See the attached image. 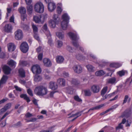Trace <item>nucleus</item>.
Wrapping results in <instances>:
<instances>
[{
  "label": "nucleus",
  "mask_w": 132,
  "mask_h": 132,
  "mask_svg": "<svg viewBox=\"0 0 132 132\" xmlns=\"http://www.w3.org/2000/svg\"><path fill=\"white\" fill-rule=\"evenodd\" d=\"M34 92L37 95L39 96H43L47 94L48 90L47 87L45 86L39 85L35 88Z\"/></svg>",
  "instance_id": "f257e3e1"
},
{
  "label": "nucleus",
  "mask_w": 132,
  "mask_h": 132,
  "mask_svg": "<svg viewBox=\"0 0 132 132\" xmlns=\"http://www.w3.org/2000/svg\"><path fill=\"white\" fill-rule=\"evenodd\" d=\"M68 35L70 38L74 41L72 42L73 45L76 48L79 47L80 50L83 51L84 50L83 48L79 46L78 42L76 41L79 39L77 35L71 32H69Z\"/></svg>",
  "instance_id": "f03ea898"
},
{
  "label": "nucleus",
  "mask_w": 132,
  "mask_h": 132,
  "mask_svg": "<svg viewBox=\"0 0 132 132\" xmlns=\"http://www.w3.org/2000/svg\"><path fill=\"white\" fill-rule=\"evenodd\" d=\"M62 18L63 20L61 22V27L63 30H65L67 27L68 21L69 20V17L67 14L65 13L62 15Z\"/></svg>",
  "instance_id": "7ed1b4c3"
},
{
  "label": "nucleus",
  "mask_w": 132,
  "mask_h": 132,
  "mask_svg": "<svg viewBox=\"0 0 132 132\" xmlns=\"http://www.w3.org/2000/svg\"><path fill=\"white\" fill-rule=\"evenodd\" d=\"M34 9L36 12L40 13L43 12L44 10L43 5L40 2L37 3L35 5Z\"/></svg>",
  "instance_id": "20e7f679"
},
{
  "label": "nucleus",
  "mask_w": 132,
  "mask_h": 132,
  "mask_svg": "<svg viewBox=\"0 0 132 132\" xmlns=\"http://www.w3.org/2000/svg\"><path fill=\"white\" fill-rule=\"evenodd\" d=\"M59 19L57 15L54 14L53 16V20L49 21V23L51 27L54 28L55 27L56 25L58 23Z\"/></svg>",
  "instance_id": "39448f33"
},
{
  "label": "nucleus",
  "mask_w": 132,
  "mask_h": 132,
  "mask_svg": "<svg viewBox=\"0 0 132 132\" xmlns=\"http://www.w3.org/2000/svg\"><path fill=\"white\" fill-rule=\"evenodd\" d=\"M31 70L34 73L36 74H40L42 71L40 66L37 64L33 65L31 68Z\"/></svg>",
  "instance_id": "423d86ee"
},
{
  "label": "nucleus",
  "mask_w": 132,
  "mask_h": 132,
  "mask_svg": "<svg viewBox=\"0 0 132 132\" xmlns=\"http://www.w3.org/2000/svg\"><path fill=\"white\" fill-rule=\"evenodd\" d=\"M15 38L17 40L21 39L23 36V33L22 31L20 29L17 30L15 32Z\"/></svg>",
  "instance_id": "0eeeda50"
},
{
  "label": "nucleus",
  "mask_w": 132,
  "mask_h": 132,
  "mask_svg": "<svg viewBox=\"0 0 132 132\" xmlns=\"http://www.w3.org/2000/svg\"><path fill=\"white\" fill-rule=\"evenodd\" d=\"M20 48L21 51L25 53L28 51L29 47L27 43L25 42H24L21 43Z\"/></svg>",
  "instance_id": "6e6552de"
},
{
  "label": "nucleus",
  "mask_w": 132,
  "mask_h": 132,
  "mask_svg": "<svg viewBox=\"0 0 132 132\" xmlns=\"http://www.w3.org/2000/svg\"><path fill=\"white\" fill-rule=\"evenodd\" d=\"M74 72L76 73L79 74L81 73L82 71V68L80 65H76L73 67Z\"/></svg>",
  "instance_id": "1a4fd4ad"
},
{
  "label": "nucleus",
  "mask_w": 132,
  "mask_h": 132,
  "mask_svg": "<svg viewBox=\"0 0 132 132\" xmlns=\"http://www.w3.org/2000/svg\"><path fill=\"white\" fill-rule=\"evenodd\" d=\"M92 91L94 93H98L100 90V88L99 85H94L91 87Z\"/></svg>",
  "instance_id": "9d476101"
},
{
  "label": "nucleus",
  "mask_w": 132,
  "mask_h": 132,
  "mask_svg": "<svg viewBox=\"0 0 132 132\" xmlns=\"http://www.w3.org/2000/svg\"><path fill=\"white\" fill-rule=\"evenodd\" d=\"M4 31L5 32L9 33L11 32L12 29V27L10 24H6L4 28Z\"/></svg>",
  "instance_id": "9b49d317"
},
{
  "label": "nucleus",
  "mask_w": 132,
  "mask_h": 132,
  "mask_svg": "<svg viewBox=\"0 0 132 132\" xmlns=\"http://www.w3.org/2000/svg\"><path fill=\"white\" fill-rule=\"evenodd\" d=\"M2 69L3 71L5 74L8 75L10 73L11 69L8 66L4 65Z\"/></svg>",
  "instance_id": "f8f14e48"
},
{
  "label": "nucleus",
  "mask_w": 132,
  "mask_h": 132,
  "mask_svg": "<svg viewBox=\"0 0 132 132\" xmlns=\"http://www.w3.org/2000/svg\"><path fill=\"white\" fill-rule=\"evenodd\" d=\"M49 87L52 90L56 89L58 88V86L55 82L51 81L49 83Z\"/></svg>",
  "instance_id": "ddd939ff"
},
{
  "label": "nucleus",
  "mask_w": 132,
  "mask_h": 132,
  "mask_svg": "<svg viewBox=\"0 0 132 132\" xmlns=\"http://www.w3.org/2000/svg\"><path fill=\"white\" fill-rule=\"evenodd\" d=\"M56 5L55 4L52 2L49 3L48 4V10L50 12H52L55 9Z\"/></svg>",
  "instance_id": "4468645a"
},
{
  "label": "nucleus",
  "mask_w": 132,
  "mask_h": 132,
  "mask_svg": "<svg viewBox=\"0 0 132 132\" xmlns=\"http://www.w3.org/2000/svg\"><path fill=\"white\" fill-rule=\"evenodd\" d=\"M131 114V110L129 109H127L123 113L121 116V117H125L127 118L130 116Z\"/></svg>",
  "instance_id": "2eb2a0df"
},
{
  "label": "nucleus",
  "mask_w": 132,
  "mask_h": 132,
  "mask_svg": "<svg viewBox=\"0 0 132 132\" xmlns=\"http://www.w3.org/2000/svg\"><path fill=\"white\" fill-rule=\"evenodd\" d=\"M43 62L44 65L47 67H49L51 66L52 63L50 60L47 58L44 59L43 60Z\"/></svg>",
  "instance_id": "dca6fc26"
},
{
  "label": "nucleus",
  "mask_w": 132,
  "mask_h": 132,
  "mask_svg": "<svg viewBox=\"0 0 132 132\" xmlns=\"http://www.w3.org/2000/svg\"><path fill=\"white\" fill-rule=\"evenodd\" d=\"M8 78L7 76L3 75L0 80V88L2 87V85L5 83Z\"/></svg>",
  "instance_id": "f3484780"
},
{
  "label": "nucleus",
  "mask_w": 132,
  "mask_h": 132,
  "mask_svg": "<svg viewBox=\"0 0 132 132\" xmlns=\"http://www.w3.org/2000/svg\"><path fill=\"white\" fill-rule=\"evenodd\" d=\"M107 83L113 84L116 83L117 81L116 78L115 77L110 78L107 79Z\"/></svg>",
  "instance_id": "a211bd4d"
},
{
  "label": "nucleus",
  "mask_w": 132,
  "mask_h": 132,
  "mask_svg": "<svg viewBox=\"0 0 132 132\" xmlns=\"http://www.w3.org/2000/svg\"><path fill=\"white\" fill-rule=\"evenodd\" d=\"M8 50L11 52L13 51L15 49V46L14 44L12 43L8 44L7 45Z\"/></svg>",
  "instance_id": "6ab92c4d"
},
{
  "label": "nucleus",
  "mask_w": 132,
  "mask_h": 132,
  "mask_svg": "<svg viewBox=\"0 0 132 132\" xmlns=\"http://www.w3.org/2000/svg\"><path fill=\"white\" fill-rule=\"evenodd\" d=\"M81 115V112H77L75 114H72L71 116L69 117L68 118H70L71 117H74V118L71 120V121H73L77 119Z\"/></svg>",
  "instance_id": "aec40b11"
},
{
  "label": "nucleus",
  "mask_w": 132,
  "mask_h": 132,
  "mask_svg": "<svg viewBox=\"0 0 132 132\" xmlns=\"http://www.w3.org/2000/svg\"><path fill=\"white\" fill-rule=\"evenodd\" d=\"M57 82L60 85L64 86L65 84V81L63 78H60L57 80Z\"/></svg>",
  "instance_id": "412c9836"
},
{
  "label": "nucleus",
  "mask_w": 132,
  "mask_h": 132,
  "mask_svg": "<svg viewBox=\"0 0 132 132\" xmlns=\"http://www.w3.org/2000/svg\"><path fill=\"white\" fill-rule=\"evenodd\" d=\"M42 18V16L41 15L39 16H34L33 17V19L35 22L37 23H42L43 22H42L41 19Z\"/></svg>",
  "instance_id": "4be33fe9"
},
{
  "label": "nucleus",
  "mask_w": 132,
  "mask_h": 132,
  "mask_svg": "<svg viewBox=\"0 0 132 132\" xmlns=\"http://www.w3.org/2000/svg\"><path fill=\"white\" fill-rule=\"evenodd\" d=\"M40 127V126L39 124H29V128L32 130L38 129Z\"/></svg>",
  "instance_id": "5701e85b"
},
{
  "label": "nucleus",
  "mask_w": 132,
  "mask_h": 132,
  "mask_svg": "<svg viewBox=\"0 0 132 132\" xmlns=\"http://www.w3.org/2000/svg\"><path fill=\"white\" fill-rule=\"evenodd\" d=\"M56 62L58 63H62L64 60V58L62 56H59L56 57Z\"/></svg>",
  "instance_id": "b1692460"
},
{
  "label": "nucleus",
  "mask_w": 132,
  "mask_h": 132,
  "mask_svg": "<svg viewBox=\"0 0 132 132\" xmlns=\"http://www.w3.org/2000/svg\"><path fill=\"white\" fill-rule=\"evenodd\" d=\"M72 84L75 85H77L80 83V81L77 79L72 78L70 80Z\"/></svg>",
  "instance_id": "393cba45"
},
{
  "label": "nucleus",
  "mask_w": 132,
  "mask_h": 132,
  "mask_svg": "<svg viewBox=\"0 0 132 132\" xmlns=\"http://www.w3.org/2000/svg\"><path fill=\"white\" fill-rule=\"evenodd\" d=\"M20 76L21 78H24L25 76V72L22 68L20 69L19 70Z\"/></svg>",
  "instance_id": "a878e982"
},
{
  "label": "nucleus",
  "mask_w": 132,
  "mask_h": 132,
  "mask_svg": "<svg viewBox=\"0 0 132 132\" xmlns=\"http://www.w3.org/2000/svg\"><path fill=\"white\" fill-rule=\"evenodd\" d=\"M43 28L46 35L50 34V31L48 30L47 24H45L43 27Z\"/></svg>",
  "instance_id": "bb28decb"
},
{
  "label": "nucleus",
  "mask_w": 132,
  "mask_h": 132,
  "mask_svg": "<svg viewBox=\"0 0 132 132\" xmlns=\"http://www.w3.org/2000/svg\"><path fill=\"white\" fill-rule=\"evenodd\" d=\"M42 79V77L40 75H36L34 76V80L35 82H38L41 81Z\"/></svg>",
  "instance_id": "cd10ccee"
},
{
  "label": "nucleus",
  "mask_w": 132,
  "mask_h": 132,
  "mask_svg": "<svg viewBox=\"0 0 132 132\" xmlns=\"http://www.w3.org/2000/svg\"><path fill=\"white\" fill-rule=\"evenodd\" d=\"M8 64L11 67H15L16 63L13 60H11L8 61Z\"/></svg>",
  "instance_id": "c85d7f7f"
},
{
  "label": "nucleus",
  "mask_w": 132,
  "mask_h": 132,
  "mask_svg": "<svg viewBox=\"0 0 132 132\" xmlns=\"http://www.w3.org/2000/svg\"><path fill=\"white\" fill-rule=\"evenodd\" d=\"M20 13L21 14H24L26 13V9L23 7H20L18 9Z\"/></svg>",
  "instance_id": "c756f323"
},
{
  "label": "nucleus",
  "mask_w": 132,
  "mask_h": 132,
  "mask_svg": "<svg viewBox=\"0 0 132 132\" xmlns=\"http://www.w3.org/2000/svg\"><path fill=\"white\" fill-rule=\"evenodd\" d=\"M20 97L21 98H23L24 100H26L27 102H29L30 101V100L29 97L26 94H21L20 95Z\"/></svg>",
  "instance_id": "7c9ffc66"
},
{
  "label": "nucleus",
  "mask_w": 132,
  "mask_h": 132,
  "mask_svg": "<svg viewBox=\"0 0 132 132\" xmlns=\"http://www.w3.org/2000/svg\"><path fill=\"white\" fill-rule=\"evenodd\" d=\"M105 73L102 70H100L96 71L95 72V75L97 76H101L104 75Z\"/></svg>",
  "instance_id": "2f4dec72"
},
{
  "label": "nucleus",
  "mask_w": 132,
  "mask_h": 132,
  "mask_svg": "<svg viewBox=\"0 0 132 132\" xmlns=\"http://www.w3.org/2000/svg\"><path fill=\"white\" fill-rule=\"evenodd\" d=\"M32 7H33L31 5L28 6L27 7V10L29 14H31L32 13L33 10Z\"/></svg>",
  "instance_id": "473e14b6"
},
{
  "label": "nucleus",
  "mask_w": 132,
  "mask_h": 132,
  "mask_svg": "<svg viewBox=\"0 0 132 132\" xmlns=\"http://www.w3.org/2000/svg\"><path fill=\"white\" fill-rule=\"evenodd\" d=\"M110 66L112 67L119 68L120 66V65L118 63H111L110 65Z\"/></svg>",
  "instance_id": "72a5a7b5"
},
{
  "label": "nucleus",
  "mask_w": 132,
  "mask_h": 132,
  "mask_svg": "<svg viewBox=\"0 0 132 132\" xmlns=\"http://www.w3.org/2000/svg\"><path fill=\"white\" fill-rule=\"evenodd\" d=\"M56 35L60 39H62L64 37V34L63 32H57Z\"/></svg>",
  "instance_id": "f704fd0d"
},
{
  "label": "nucleus",
  "mask_w": 132,
  "mask_h": 132,
  "mask_svg": "<svg viewBox=\"0 0 132 132\" xmlns=\"http://www.w3.org/2000/svg\"><path fill=\"white\" fill-rule=\"evenodd\" d=\"M104 105L103 104H101L99 105L96 106L89 109L88 111V112L91 110H98L101 108V107H102Z\"/></svg>",
  "instance_id": "c9c22d12"
},
{
  "label": "nucleus",
  "mask_w": 132,
  "mask_h": 132,
  "mask_svg": "<svg viewBox=\"0 0 132 132\" xmlns=\"http://www.w3.org/2000/svg\"><path fill=\"white\" fill-rule=\"evenodd\" d=\"M126 72V70H122L118 72L117 73L120 77H122L125 75Z\"/></svg>",
  "instance_id": "e433bc0d"
},
{
  "label": "nucleus",
  "mask_w": 132,
  "mask_h": 132,
  "mask_svg": "<svg viewBox=\"0 0 132 132\" xmlns=\"http://www.w3.org/2000/svg\"><path fill=\"white\" fill-rule=\"evenodd\" d=\"M108 89V87L105 86L103 88L101 91V95L103 96L106 93Z\"/></svg>",
  "instance_id": "4c0bfd02"
},
{
  "label": "nucleus",
  "mask_w": 132,
  "mask_h": 132,
  "mask_svg": "<svg viewBox=\"0 0 132 132\" xmlns=\"http://www.w3.org/2000/svg\"><path fill=\"white\" fill-rule=\"evenodd\" d=\"M85 95L86 96H90L91 95V92L89 89H86L84 91Z\"/></svg>",
  "instance_id": "58836bf2"
},
{
  "label": "nucleus",
  "mask_w": 132,
  "mask_h": 132,
  "mask_svg": "<svg viewBox=\"0 0 132 132\" xmlns=\"http://www.w3.org/2000/svg\"><path fill=\"white\" fill-rule=\"evenodd\" d=\"M31 25L34 33H38V28L34 24H32Z\"/></svg>",
  "instance_id": "ea45409f"
},
{
  "label": "nucleus",
  "mask_w": 132,
  "mask_h": 132,
  "mask_svg": "<svg viewBox=\"0 0 132 132\" xmlns=\"http://www.w3.org/2000/svg\"><path fill=\"white\" fill-rule=\"evenodd\" d=\"M88 70L90 72H93L94 71V67L91 65H88L86 66Z\"/></svg>",
  "instance_id": "a19ab883"
},
{
  "label": "nucleus",
  "mask_w": 132,
  "mask_h": 132,
  "mask_svg": "<svg viewBox=\"0 0 132 132\" xmlns=\"http://www.w3.org/2000/svg\"><path fill=\"white\" fill-rule=\"evenodd\" d=\"M47 38L48 39V43L50 45H51L52 44V40L51 38V34L46 35Z\"/></svg>",
  "instance_id": "79ce46f5"
},
{
  "label": "nucleus",
  "mask_w": 132,
  "mask_h": 132,
  "mask_svg": "<svg viewBox=\"0 0 132 132\" xmlns=\"http://www.w3.org/2000/svg\"><path fill=\"white\" fill-rule=\"evenodd\" d=\"M76 58L78 60L80 61H82L85 59V58L80 55H78L76 56Z\"/></svg>",
  "instance_id": "37998d69"
},
{
  "label": "nucleus",
  "mask_w": 132,
  "mask_h": 132,
  "mask_svg": "<svg viewBox=\"0 0 132 132\" xmlns=\"http://www.w3.org/2000/svg\"><path fill=\"white\" fill-rule=\"evenodd\" d=\"M108 62L107 61H102L101 62V63L99 64V66L101 67H103L105 65H106L108 63Z\"/></svg>",
  "instance_id": "c03bdc74"
},
{
  "label": "nucleus",
  "mask_w": 132,
  "mask_h": 132,
  "mask_svg": "<svg viewBox=\"0 0 132 132\" xmlns=\"http://www.w3.org/2000/svg\"><path fill=\"white\" fill-rule=\"evenodd\" d=\"M11 105V103H9L6 104L4 107L7 110L10 108Z\"/></svg>",
  "instance_id": "a18cd8bd"
},
{
  "label": "nucleus",
  "mask_w": 132,
  "mask_h": 132,
  "mask_svg": "<svg viewBox=\"0 0 132 132\" xmlns=\"http://www.w3.org/2000/svg\"><path fill=\"white\" fill-rule=\"evenodd\" d=\"M74 99L76 101L78 102H81L82 100L78 96H75L74 97Z\"/></svg>",
  "instance_id": "49530a36"
},
{
  "label": "nucleus",
  "mask_w": 132,
  "mask_h": 132,
  "mask_svg": "<svg viewBox=\"0 0 132 132\" xmlns=\"http://www.w3.org/2000/svg\"><path fill=\"white\" fill-rule=\"evenodd\" d=\"M57 47L58 48H60L63 45V43L62 42L59 40H58L57 41Z\"/></svg>",
  "instance_id": "de8ad7c7"
},
{
  "label": "nucleus",
  "mask_w": 132,
  "mask_h": 132,
  "mask_svg": "<svg viewBox=\"0 0 132 132\" xmlns=\"http://www.w3.org/2000/svg\"><path fill=\"white\" fill-rule=\"evenodd\" d=\"M129 96L128 95H126L125 96L124 99L123 100V102L122 103L123 104L127 102V100Z\"/></svg>",
  "instance_id": "09e8293b"
},
{
  "label": "nucleus",
  "mask_w": 132,
  "mask_h": 132,
  "mask_svg": "<svg viewBox=\"0 0 132 132\" xmlns=\"http://www.w3.org/2000/svg\"><path fill=\"white\" fill-rule=\"evenodd\" d=\"M55 126H52L50 127V129L48 130H42L40 131L39 132H52V131L51 130Z\"/></svg>",
  "instance_id": "8fccbe9b"
},
{
  "label": "nucleus",
  "mask_w": 132,
  "mask_h": 132,
  "mask_svg": "<svg viewBox=\"0 0 132 132\" xmlns=\"http://www.w3.org/2000/svg\"><path fill=\"white\" fill-rule=\"evenodd\" d=\"M61 8L59 6H58L57 7L56 11L57 13L59 14H60L62 11Z\"/></svg>",
  "instance_id": "3c124183"
},
{
  "label": "nucleus",
  "mask_w": 132,
  "mask_h": 132,
  "mask_svg": "<svg viewBox=\"0 0 132 132\" xmlns=\"http://www.w3.org/2000/svg\"><path fill=\"white\" fill-rule=\"evenodd\" d=\"M34 38L37 40L38 41L39 40V37L38 36V33H34Z\"/></svg>",
  "instance_id": "603ef678"
},
{
  "label": "nucleus",
  "mask_w": 132,
  "mask_h": 132,
  "mask_svg": "<svg viewBox=\"0 0 132 132\" xmlns=\"http://www.w3.org/2000/svg\"><path fill=\"white\" fill-rule=\"evenodd\" d=\"M27 92L28 94L30 96H32L33 94L32 90L30 89H29L27 90Z\"/></svg>",
  "instance_id": "864d4df0"
},
{
  "label": "nucleus",
  "mask_w": 132,
  "mask_h": 132,
  "mask_svg": "<svg viewBox=\"0 0 132 132\" xmlns=\"http://www.w3.org/2000/svg\"><path fill=\"white\" fill-rule=\"evenodd\" d=\"M32 116V114L29 112H28L26 113L25 115V117L27 118H28Z\"/></svg>",
  "instance_id": "5fc2aeb1"
},
{
  "label": "nucleus",
  "mask_w": 132,
  "mask_h": 132,
  "mask_svg": "<svg viewBox=\"0 0 132 132\" xmlns=\"http://www.w3.org/2000/svg\"><path fill=\"white\" fill-rule=\"evenodd\" d=\"M67 49L70 52H73V49L70 46H68L67 47Z\"/></svg>",
  "instance_id": "6e6d98bb"
},
{
  "label": "nucleus",
  "mask_w": 132,
  "mask_h": 132,
  "mask_svg": "<svg viewBox=\"0 0 132 132\" xmlns=\"http://www.w3.org/2000/svg\"><path fill=\"white\" fill-rule=\"evenodd\" d=\"M68 89L69 93L70 94H72L73 93V88L71 87H69Z\"/></svg>",
  "instance_id": "4d7b16f0"
},
{
  "label": "nucleus",
  "mask_w": 132,
  "mask_h": 132,
  "mask_svg": "<svg viewBox=\"0 0 132 132\" xmlns=\"http://www.w3.org/2000/svg\"><path fill=\"white\" fill-rule=\"evenodd\" d=\"M7 100L8 98H7L3 99L0 101V104L4 103V102L6 101Z\"/></svg>",
  "instance_id": "13d9d810"
},
{
  "label": "nucleus",
  "mask_w": 132,
  "mask_h": 132,
  "mask_svg": "<svg viewBox=\"0 0 132 132\" xmlns=\"http://www.w3.org/2000/svg\"><path fill=\"white\" fill-rule=\"evenodd\" d=\"M43 57V54L40 53L38 56V58L39 60H41L42 59Z\"/></svg>",
  "instance_id": "bf43d9fd"
},
{
  "label": "nucleus",
  "mask_w": 132,
  "mask_h": 132,
  "mask_svg": "<svg viewBox=\"0 0 132 132\" xmlns=\"http://www.w3.org/2000/svg\"><path fill=\"white\" fill-rule=\"evenodd\" d=\"M21 65L23 66H26L28 64L27 62L26 61H22L21 63Z\"/></svg>",
  "instance_id": "052dcab7"
},
{
  "label": "nucleus",
  "mask_w": 132,
  "mask_h": 132,
  "mask_svg": "<svg viewBox=\"0 0 132 132\" xmlns=\"http://www.w3.org/2000/svg\"><path fill=\"white\" fill-rule=\"evenodd\" d=\"M63 76L65 78L69 77V74L68 72H63Z\"/></svg>",
  "instance_id": "680f3d73"
},
{
  "label": "nucleus",
  "mask_w": 132,
  "mask_h": 132,
  "mask_svg": "<svg viewBox=\"0 0 132 132\" xmlns=\"http://www.w3.org/2000/svg\"><path fill=\"white\" fill-rule=\"evenodd\" d=\"M37 119L36 118H31L30 120H28L27 121L28 122H35L36 121Z\"/></svg>",
  "instance_id": "e2e57ef3"
},
{
  "label": "nucleus",
  "mask_w": 132,
  "mask_h": 132,
  "mask_svg": "<svg viewBox=\"0 0 132 132\" xmlns=\"http://www.w3.org/2000/svg\"><path fill=\"white\" fill-rule=\"evenodd\" d=\"M7 110L4 107V108H2L0 111V114H2V113L5 112Z\"/></svg>",
  "instance_id": "0e129e2a"
},
{
  "label": "nucleus",
  "mask_w": 132,
  "mask_h": 132,
  "mask_svg": "<svg viewBox=\"0 0 132 132\" xmlns=\"http://www.w3.org/2000/svg\"><path fill=\"white\" fill-rule=\"evenodd\" d=\"M123 127V126L121 124H119V125L116 127L117 130H118L120 129H122Z\"/></svg>",
  "instance_id": "69168bd1"
},
{
  "label": "nucleus",
  "mask_w": 132,
  "mask_h": 132,
  "mask_svg": "<svg viewBox=\"0 0 132 132\" xmlns=\"http://www.w3.org/2000/svg\"><path fill=\"white\" fill-rule=\"evenodd\" d=\"M26 4L28 5H29L32 2V0H25Z\"/></svg>",
  "instance_id": "338daca9"
},
{
  "label": "nucleus",
  "mask_w": 132,
  "mask_h": 132,
  "mask_svg": "<svg viewBox=\"0 0 132 132\" xmlns=\"http://www.w3.org/2000/svg\"><path fill=\"white\" fill-rule=\"evenodd\" d=\"M90 57L94 60H96L97 59L96 57L92 54H90Z\"/></svg>",
  "instance_id": "774afa93"
}]
</instances>
